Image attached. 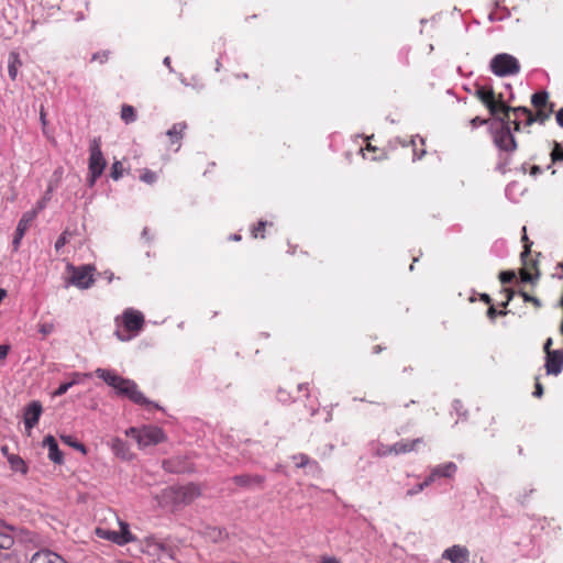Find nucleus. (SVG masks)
Returning <instances> with one entry per match:
<instances>
[{
    "label": "nucleus",
    "instance_id": "nucleus-1",
    "mask_svg": "<svg viewBox=\"0 0 563 563\" xmlns=\"http://www.w3.org/2000/svg\"><path fill=\"white\" fill-rule=\"evenodd\" d=\"M141 549L153 561L169 563L177 559L178 544L174 538L148 536L142 540Z\"/></svg>",
    "mask_w": 563,
    "mask_h": 563
},
{
    "label": "nucleus",
    "instance_id": "nucleus-2",
    "mask_svg": "<svg viewBox=\"0 0 563 563\" xmlns=\"http://www.w3.org/2000/svg\"><path fill=\"white\" fill-rule=\"evenodd\" d=\"M128 437H132L139 449H146L164 441L165 435L161 428L155 426H144L142 428H129L125 431Z\"/></svg>",
    "mask_w": 563,
    "mask_h": 563
},
{
    "label": "nucleus",
    "instance_id": "nucleus-3",
    "mask_svg": "<svg viewBox=\"0 0 563 563\" xmlns=\"http://www.w3.org/2000/svg\"><path fill=\"white\" fill-rule=\"evenodd\" d=\"M494 144L500 150L512 153L517 150V142L511 133L510 124L505 118L498 119V125L493 131Z\"/></svg>",
    "mask_w": 563,
    "mask_h": 563
},
{
    "label": "nucleus",
    "instance_id": "nucleus-4",
    "mask_svg": "<svg viewBox=\"0 0 563 563\" xmlns=\"http://www.w3.org/2000/svg\"><path fill=\"white\" fill-rule=\"evenodd\" d=\"M490 70L498 77L517 75L520 71V64L510 54L501 53L493 57L489 64Z\"/></svg>",
    "mask_w": 563,
    "mask_h": 563
},
{
    "label": "nucleus",
    "instance_id": "nucleus-5",
    "mask_svg": "<svg viewBox=\"0 0 563 563\" xmlns=\"http://www.w3.org/2000/svg\"><path fill=\"white\" fill-rule=\"evenodd\" d=\"M89 152L90 156L88 169L90 173V185L92 186L96 183L97 178H99L102 175L107 165V162L101 152V141L99 137H95L90 142Z\"/></svg>",
    "mask_w": 563,
    "mask_h": 563
},
{
    "label": "nucleus",
    "instance_id": "nucleus-6",
    "mask_svg": "<svg viewBox=\"0 0 563 563\" xmlns=\"http://www.w3.org/2000/svg\"><path fill=\"white\" fill-rule=\"evenodd\" d=\"M120 530L113 531L107 528H96V534L104 540L112 541L118 545H125L134 540L133 534L130 531L129 525L123 521H119Z\"/></svg>",
    "mask_w": 563,
    "mask_h": 563
},
{
    "label": "nucleus",
    "instance_id": "nucleus-7",
    "mask_svg": "<svg viewBox=\"0 0 563 563\" xmlns=\"http://www.w3.org/2000/svg\"><path fill=\"white\" fill-rule=\"evenodd\" d=\"M118 394L128 397L133 402L141 406H150V401L140 390L135 382L124 378L123 383L119 386Z\"/></svg>",
    "mask_w": 563,
    "mask_h": 563
},
{
    "label": "nucleus",
    "instance_id": "nucleus-8",
    "mask_svg": "<svg viewBox=\"0 0 563 563\" xmlns=\"http://www.w3.org/2000/svg\"><path fill=\"white\" fill-rule=\"evenodd\" d=\"M73 274L69 283L80 289H88L93 284V268L89 265L81 267H71Z\"/></svg>",
    "mask_w": 563,
    "mask_h": 563
},
{
    "label": "nucleus",
    "instance_id": "nucleus-9",
    "mask_svg": "<svg viewBox=\"0 0 563 563\" xmlns=\"http://www.w3.org/2000/svg\"><path fill=\"white\" fill-rule=\"evenodd\" d=\"M122 321L128 331L137 333L144 325V316L139 310L128 308L122 313Z\"/></svg>",
    "mask_w": 563,
    "mask_h": 563
},
{
    "label": "nucleus",
    "instance_id": "nucleus-10",
    "mask_svg": "<svg viewBox=\"0 0 563 563\" xmlns=\"http://www.w3.org/2000/svg\"><path fill=\"white\" fill-rule=\"evenodd\" d=\"M475 96L487 107L490 114L497 115L499 113V100L496 99L492 88L479 87L476 89Z\"/></svg>",
    "mask_w": 563,
    "mask_h": 563
},
{
    "label": "nucleus",
    "instance_id": "nucleus-11",
    "mask_svg": "<svg viewBox=\"0 0 563 563\" xmlns=\"http://www.w3.org/2000/svg\"><path fill=\"white\" fill-rule=\"evenodd\" d=\"M35 217H36V210H33V211H29V212L24 213L22 216V218L20 219V221L16 225V229H15V234H14L13 241H12L14 251H16L19 249L21 240L23 239L26 230L29 229L31 222L33 221V219Z\"/></svg>",
    "mask_w": 563,
    "mask_h": 563
},
{
    "label": "nucleus",
    "instance_id": "nucleus-12",
    "mask_svg": "<svg viewBox=\"0 0 563 563\" xmlns=\"http://www.w3.org/2000/svg\"><path fill=\"white\" fill-rule=\"evenodd\" d=\"M42 405L38 401H32L24 410V424L27 431H31L38 422L42 413Z\"/></svg>",
    "mask_w": 563,
    "mask_h": 563
},
{
    "label": "nucleus",
    "instance_id": "nucleus-13",
    "mask_svg": "<svg viewBox=\"0 0 563 563\" xmlns=\"http://www.w3.org/2000/svg\"><path fill=\"white\" fill-rule=\"evenodd\" d=\"M442 558L451 563H466L470 558V551L463 545L455 544L444 550Z\"/></svg>",
    "mask_w": 563,
    "mask_h": 563
},
{
    "label": "nucleus",
    "instance_id": "nucleus-14",
    "mask_svg": "<svg viewBox=\"0 0 563 563\" xmlns=\"http://www.w3.org/2000/svg\"><path fill=\"white\" fill-rule=\"evenodd\" d=\"M545 368L550 375H558L562 372L563 352L561 350L548 351Z\"/></svg>",
    "mask_w": 563,
    "mask_h": 563
},
{
    "label": "nucleus",
    "instance_id": "nucleus-15",
    "mask_svg": "<svg viewBox=\"0 0 563 563\" xmlns=\"http://www.w3.org/2000/svg\"><path fill=\"white\" fill-rule=\"evenodd\" d=\"M92 376L91 373H71L69 374L70 380L63 383L53 393V397H59L67 393V390L78 384H81L84 379L90 378Z\"/></svg>",
    "mask_w": 563,
    "mask_h": 563
},
{
    "label": "nucleus",
    "instance_id": "nucleus-16",
    "mask_svg": "<svg viewBox=\"0 0 563 563\" xmlns=\"http://www.w3.org/2000/svg\"><path fill=\"white\" fill-rule=\"evenodd\" d=\"M30 563H67L63 556L51 550H41L34 553Z\"/></svg>",
    "mask_w": 563,
    "mask_h": 563
},
{
    "label": "nucleus",
    "instance_id": "nucleus-17",
    "mask_svg": "<svg viewBox=\"0 0 563 563\" xmlns=\"http://www.w3.org/2000/svg\"><path fill=\"white\" fill-rule=\"evenodd\" d=\"M95 374L101 378L107 385L118 390L119 386L123 383L124 377L118 375L115 372L104 368H97Z\"/></svg>",
    "mask_w": 563,
    "mask_h": 563
},
{
    "label": "nucleus",
    "instance_id": "nucleus-18",
    "mask_svg": "<svg viewBox=\"0 0 563 563\" xmlns=\"http://www.w3.org/2000/svg\"><path fill=\"white\" fill-rule=\"evenodd\" d=\"M423 443L422 438H417L413 440H401L391 445V450H394L395 455L410 453L417 450V446Z\"/></svg>",
    "mask_w": 563,
    "mask_h": 563
},
{
    "label": "nucleus",
    "instance_id": "nucleus-19",
    "mask_svg": "<svg viewBox=\"0 0 563 563\" xmlns=\"http://www.w3.org/2000/svg\"><path fill=\"white\" fill-rule=\"evenodd\" d=\"M43 445L48 450L49 460L57 464L63 462V454L59 451L58 444L53 435H46L43 440Z\"/></svg>",
    "mask_w": 563,
    "mask_h": 563
},
{
    "label": "nucleus",
    "instance_id": "nucleus-20",
    "mask_svg": "<svg viewBox=\"0 0 563 563\" xmlns=\"http://www.w3.org/2000/svg\"><path fill=\"white\" fill-rule=\"evenodd\" d=\"M178 494L183 503L189 504L200 495V489L198 486L189 484L180 487Z\"/></svg>",
    "mask_w": 563,
    "mask_h": 563
},
{
    "label": "nucleus",
    "instance_id": "nucleus-21",
    "mask_svg": "<svg viewBox=\"0 0 563 563\" xmlns=\"http://www.w3.org/2000/svg\"><path fill=\"white\" fill-rule=\"evenodd\" d=\"M232 481L239 486L250 487L253 485H258V486L262 485L264 478L260 475L242 474V475L234 476L232 478Z\"/></svg>",
    "mask_w": 563,
    "mask_h": 563
},
{
    "label": "nucleus",
    "instance_id": "nucleus-22",
    "mask_svg": "<svg viewBox=\"0 0 563 563\" xmlns=\"http://www.w3.org/2000/svg\"><path fill=\"white\" fill-rule=\"evenodd\" d=\"M456 465L453 462H449L433 467L430 474L433 476L434 479L438 476L451 477L456 472Z\"/></svg>",
    "mask_w": 563,
    "mask_h": 563
},
{
    "label": "nucleus",
    "instance_id": "nucleus-23",
    "mask_svg": "<svg viewBox=\"0 0 563 563\" xmlns=\"http://www.w3.org/2000/svg\"><path fill=\"white\" fill-rule=\"evenodd\" d=\"M22 65L20 56L16 52H11L8 58L9 77L14 80L18 76L19 67Z\"/></svg>",
    "mask_w": 563,
    "mask_h": 563
},
{
    "label": "nucleus",
    "instance_id": "nucleus-24",
    "mask_svg": "<svg viewBox=\"0 0 563 563\" xmlns=\"http://www.w3.org/2000/svg\"><path fill=\"white\" fill-rule=\"evenodd\" d=\"M111 448L115 455L120 456L121 459L128 460L131 457V454L129 452V449L126 444L119 438H114L111 441Z\"/></svg>",
    "mask_w": 563,
    "mask_h": 563
},
{
    "label": "nucleus",
    "instance_id": "nucleus-25",
    "mask_svg": "<svg viewBox=\"0 0 563 563\" xmlns=\"http://www.w3.org/2000/svg\"><path fill=\"white\" fill-rule=\"evenodd\" d=\"M8 462L10 464V467L14 472H19L21 474H26L27 467L24 463V461L15 454L8 455Z\"/></svg>",
    "mask_w": 563,
    "mask_h": 563
},
{
    "label": "nucleus",
    "instance_id": "nucleus-26",
    "mask_svg": "<svg viewBox=\"0 0 563 563\" xmlns=\"http://www.w3.org/2000/svg\"><path fill=\"white\" fill-rule=\"evenodd\" d=\"M187 125L184 122L175 123L168 131L167 135L170 137L172 142L178 141L183 137L184 131Z\"/></svg>",
    "mask_w": 563,
    "mask_h": 563
},
{
    "label": "nucleus",
    "instance_id": "nucleus-27",
    "mask_svg": "<svg viewBox=\"0 0 563 563\" xmlns=\"http://www.w3.org/2000/svg\"><path fill=\"white\" fill-rule=\"evenodd\" d=\"M121 119L125 123H132L136 120L135 110L132 106L124 104L121 109Z\"/></svg>",
    "mask_w": 563,
    "mask_h": 563
},
{
    "label": "nucleus",
    "instance_id": "nucleus-28",
    "mask_svg": "<svg viewBox=\"0 0 563 563\" xmlns=\"http://www.w3.org/2000/svg\"><path fill=\"white\" fill-rule=\"evenodd\" d=\"M434 482V478L433 476L430 474L423 483H420L418 485H416L415 487H412L411 489H409L407 492V496H413L416 494H419L420 492H422L426 487H428L431 483Z\"/></svg>",
    "mask_w": 563,
    "mask_h": 563
},
{
    "label": "nucleus",
    "instance_id": "nucleus-29",
    "mask_svg": "<svg viewBox=\"0 0 563 563\" xmlns=\"http://www.w3.org/2000/svg\"><path fill=\"white\" fill-rule=\"evenodd\" d=\"M531 102L538 109L543 108L548 102V93L544 91L533 93L531 97Z\"/></svg>",
    "mask_w": 563,
    "mask_h": 563
},
{
    "label": "nucleus",
    "instance_id": "nucleus-30",
    "mask_svg": "<svg viewBox=\"0 0 563 563\" xmlns=\"http://www.w3.org/2000/svg\"><path fill=\"white\" fill-rule=\"evenodd\" d=\"M499 112H503L505 114V119L507 120L509 117V112H512L517 118H519L522 114V111H518L517 108H511L507 106L501 97L499 98Z\"/></svg>",
    "mask_w": 563,
    "mask_h": 563
},
{
    "label": "nucleus",
    "instance_id": "nucleus-31",
    "mask_svg": "<svg viewBox=\"0 0 563 563\" xmlns=\"http://www.w3.org/2000/svg\"><path fill=\"white\" fill-rule=\"evenodd\" d=\"M14 543L12 534L0 531V550L10 549Z\"/></svg>",
    "mask_w": 563,
    "mask_h": 563
},
{
    "label": "nucleus",
    "instance_id": "nucleus-32",
    "mask_svg": "<svg viewBox=\"0 0 563 563\" xmlns=\"http://www.w3.org/2000/svg\"><path fill=\"white\" fill-rule=\"evenodd\" d=\"M60 439L67 445L73 446V448L79 450L82 453H86L85 445L79 443V442H77L76 440H74V438L71 435H60Z\"/></svg>",
    "mask_w": 563,
    "mask_h": 563
},
{
    "label": "nucleus",
    "instance_id": "nucleus-33",
    "mask_svg": "<svg viewBox=\"0 0 563 563\" xmlns=\"http://www.w3.org/2000/svg\"><path fill=\"white\" fill-rule=\"evenodd\" d=\"M551 113H552V109L547 111L545 109L540 108V109H538V111H537V113L534 115H536L537 121L540 124H543L547 120H549Z\"/></svg>",
    "mask_w": 563,
    "mask_h": 563
},
{
    "label": "nucleus",
    "instance_id": "nucleus-34",
    "mask_svg": "<svg viewBox=\"0 0 563 563\" xmlns=\"http://www.w3.org/2000/svg\"><path fill=\"white\" fill-rule=\"evenodd\" d=\"M551 159L553 163L563 161V147L559 143H555V146L551 152Z\"/></svg>",
    "mask_w": 563,
    "mask_h": 563
},
{
    "label": "nucleus",
    "instance_id": "nucleus-35",
    "mask_svg": "<svg viewBox=\"0 0 563 563\" xmlns=\"http://www.w3.org/2000/svg\"><path fill=\"white\" fill-rule=\"evenodd\" d=\"M517 110L518 111H522V114L527 118V120H526V124L527 125H531L534 122H538L537 119H536V115L532 114V112L528 108H526V107H517Z\"/></svg>",
    "mask_w": 563,
    "mask_h": 563
},
{
    "label": "nucleus",
    "instance_id": "nucleus-36",
    "mask_svg": "<svg viewBox=\"0 0 563 563\" xmlns=\"http://www.w3.org/2000/svg\"><path fill=\"white\" fill-rule=\"evenodd\" d=\"M141 180L146 184H153L156 181V174L150 169H144L142 175L140 176Z\"/></svg>",
    "mask_w": 563,
    "mask_h": 563
},
{
    "label": "nucleus",
    "instance_id": "nucleus-37",
    "mask_svg": "<svg viewBox=\"0 0 563 563\" xmlns=\"http://www.w3.org/2000/svg\"><path fill=\"white\" fill-rule=\"evenodd\" d=\"M122 173H123L122 164L120 162H114L112 164V168H111V177L114 180H118L122 176Z\"/></svg>",
    "mask_w": 563,
    "mask_h": 563
},
{
    "label": "nucleus",
    "instance_id": "nucleus-38",
    "mask_svg": "<svg viewBox=\"0 0 563 563\" xmlns=\"http://www.w3.org/2000/svg\"><path fill=\"white\" fill-rule=\"evenodd\" d=\"M208 536L209 538L212 539L213 542H218V541H221L224 539L225 534L223 533L222 530L220 529H217V528H212L209 530L208 532Z\"/></svg>",
    "mask_w": 563,
    "mask_h": 563
},
{
    "label": "nucleus",
    "instance_id": "nucleus-39",
    "mask_svg": "<svg viewBox=\"0 0 563 563\" xmlns=\"http://www.w3.org/2000/svg\"><path fill=\"white\" fill-rule=\"evenodd\" d=\"M38 331L44 335H48L54 331V324L53 323H42L38 325Z\"/></svg>",
    "mask_w": 563,
    "mask_h": 563
},
{
    "label": "nucleus",
    "instance_id": "nucleus-40",
    "mask_svg": "<svg viewBox=\"0 0 563 563\" xmlns=\"http://www.w3.org/2000/svg\"><path fill=\"white\" fill-rule=\"evenodd\" d=\"M515 278L514 272H501L499 275V279L503 284H508Z\"/></svg>",
    "mask_w": 563,
    "mask_h": 563
},
{
    "label": "nucleus",
    "instance_id": "nucleus-41",
    "mask_svg": "<svg viewBox=\"0 0 563 563\" xmlns=\"http://www.w3.org/2000/svg\"><path fill=\"white\" fill-rule=\"evenodd\" d=\"M49 192H51V189L46 192V195L36 203V208L34 210H36V213L41 210H43L47 203V201L49 200Z\"/></svg>",
    "mask_w": 563,
    "mask_h": 563
},
{
    "label": "nucleus",
    "instance_id": "nucleus-42",
    "mask_svg": "<svg viewBox=\"0 0 563 563\" xmlns=\"http://www.w3.org/2000/svg\"><path fill=\"white\" fill-rule=\"evenodd\" d=\"M378 455L386 456L394 454V450H391V445H383L378 451Z\"/></svg>",
    "mask_w": 563,
    "mask_h": 563
},
{
    "label": "nucleus",
    "instance_id": "nucleus-43",
    "mask_svg": "<svg viewBox=\"0 0 563 563\" xmlns=\"http://www.w3.org/2000/svg\"><path fill=\"white\" fill-rule=\"evenodd\" d=\"M67 242V239H66V234H62L57 241L55 242V250L56 251H59L62 247H64V245L66 244Z\"/></svg>",
    "mask_w": 563,
    "mask_h": 563
},
{
    "label": "nucleus",
    "instance_id": "nucleus-44",
    "mask_svg": "<svg viewBox=\"0 0 563 563\" xmlns=\"http://www.w3.org/2000/svg\"><path fill=\"white\" fill-rule=\"evenodd\" d=\"M294 459H295V460H298V462H297V466H298V467H303V466H306V465L308 464V462H309L308 456H307V455H305V454H301V455H299V456H295Z\"/></svg>",
    "mask_w": 563,
    "mask_h": 563
},
{
    "label": "nucleus",
    "instance_id": "nucleus-45",
    "mask_svg": "<svg viewBox=\"0 0 563 563\" xmlns=\"http://www.w3.org/2000/svg\"><path fill=\"white\" fill-rule=\"evenodd\" d=\"M505 311H499V314H505ZM498 314V311L495 309L494 306H490L487 310V316L489 319H494Z\"/></svg>",
    "mask_w": 563,
    "mask_h": 563
},
{
    "label": "nucleus",
    "instance_id": "nucleus-46",
    "mask_svg": "<svg viewBox=\"0 0 563 563\" xmlns=\"http://www.w3.org/2000/svg\"><path fill=\"white\" fill-rule=\"evenodd\" d=\"M267 225V222L266 221H260L258 223V227L255 228L253 231H252V234L254 238H257L258 236V232L264 230V228Z\"/></svg>",
    "mask_w": 563,
    "mask_h": 563
},
{
    "label": "nucleus",
    "instance_id": "nucleus-47",
    "mask_svg": "<svg viewBox=\"0 0 563 563\" xmlns=\"http://www.w3.org/2000/svg\"><path fill=\"white\" fill-rule=\"evenodd\" d=\"M9 345L1 344L0 345V360H4L8 356L9 353Z\"/></svg>",
    "mask_w": 563,
    "mask_h": 563
},
{
    "label": "nucleus",
    "instance_id": "nucleus-48",
    "mask_svg": "<svg viewBox=\"0 0 563 563\" xmlns=\"http://www.w3.org/2000/svg\"><path fill=\"white\" fill-rule=\"evenodd\" d=\"M486 123H487V120L481 119L479 117H476L471 120V124L473 128H475L477 125H484Z\"/></svg>",
    "mask_w": 563,
    "mask_h": 563
},
{
    "label": "nucleus",
    "instance_id": "nucleus-49",
    "mask_svg": "<svg viewBox=\"0 0 563 563\" xmlns=\"http://www.w3.org/2000/svg\"><path fill=\"white\" fill-rule=\"evenodd\" d=\"M522 297H523V300H525V301H531V302H533L536 306H538V307L540 306V300H539L538 298L531 297V296H529V295H527V294H525V292L522 294Z\"/></svg>",
    "mask_w": 563,
    "mask_h": 563
},
{
    "label": "nucleus",
    "instance_id": "nucleus-50",
    "mask_svg": "<svg viewBox=\"0 0 563 563\" xmlns=\"http://www.w3.org/2000/svg\"><path fill=\"white\" fill-rule=\"evenodd\" d=\"M542 394H543L542 385H541L539 382H537V384H536V389H534V391H533V395H534L536 397H541V396H542Z\"/></svg>",
    "mask_w": 563,
    "mask_h": 563
},
{
    "label": "nucleus",
    "instance_id": "nucleus-51",
    "mask_svg": "<svg viewBox=\"0 0 563 563\" xmlns=\"http://www.w3.org/2000/svg\"><path fill=\"white\" fill-rule=\"evenodd\" d=\"M556 122L561 128H563V108L556 113Z\"/></svg>",
    "mask_w": 563,
    "mask_h": 563
},
{
    "label": "nucleus",
    "instance_id": "nucleus-52",
    "mask_svg": "<svg viewBox=\"0 0 563 563\" xmlns=\"http://www.w3.org/2000/svg\"><path fill=\"white\" fill-rule=\"evenodd\" d=\"M541 172L542 170L538 165H533L530 169V175L537 176V175L541 174Z\"/></svg>",
    "mask_w": 563,
    "mask_h": 563
},
{
    "label": "nucleus",
    "instance_id": "nucleus-53",
    "mask_svg": "<svg viewBox=\"0 0 563 563\" xmlns=\"http://www.w3.org/2000/svg\"><path fill=\"white\" fill-rule=\"evenodd\" d=\"M322 563H341L333 556H324L321 561Z\"/></svg>",
    "mask_w": 563,
    "mask_h": 563
},
{
    "label": "nucleus",
    "instance_id": "nucleus-54",
    "mask_svg": "<svg viewBox=\"0 0 563 563\" xmlns=\"http://www.w3.org/2000/svg\"><path fill=\"white\" fill-rule=\"evenodd\" d=\"M521 278H522L523 282H531L532 280V276L528 272H522L521 273Z\"/></svg>",
    "mask_w": 563,
    "mask_h": 563
},
{
    "label": "nucleus",
    "instance_id": "nucleus-55",
    "mask_svg": "<svg viewBox=\"0 0 563 563\" xmlns=\"http://www.w3.org/2000/svg\"><path fill=\"white\" fill-rule=\"evenodd\" d=\"M40 120H41L43 125H46V114H45V111H44L43 108L40 111Z\"/></svg>",
    "mask_w": 563,
    "mask_h": 563
},
{
    "label": "nucleus",
    "instance_id": "nucleus-56",
    "mask_svg": "<svg viewBox=\"0 0 563 563\" xmlns=\"http://www.w3.org/2000/svg\"><path fill=\"white\" fill-rule=\"evenodd\" d=\"M551 345H552V339H551V338H549V339L545 341L544 346H543L544 352H545L547 354H548V351H551V350H550Z\"/></svg>",
    "mask_w": 563,
    "mask_h": 563
},
{
    "label": "nucleus",
    "instance_id": "nucleus-57",
    "mask_svg": "<svg viewBox=\"0 0 563 563\" xmlns=\"http://www.w3.org/2000/svg\"><path fill=\"white\" fill-rule=\"evenodd\" d=\"M164 64L169 68L170 71H173V68L170 66V58L168 56L164 58Z\"/></svg>",
    "mask_w": 563,
    "mask_h": 563
},
{
    "label": "nucleus",
    "instance_id": "nucleus-58",
    "mask_svg": "<svg viewBox=\"0 0 563 563\" xmlns=\"http://www.w3.org/2000/svg\"><path fill=\"white\" fill-rule=\"evenodd\" d=\"M7 297V290L3 288H0V302Z\"/></svg>",
    "mask_w": 563,
    "mask_h": 563
},
{
    "label": "nucleus",
    "instance_id": "nucleus-59",
    "mask_svg": "<svg viewBox=\"0 0 563 563\" xmlns=\"http://www.w3.org/2000/svg\"><path fill=\"white\" fill-rule=\"evenodd\" d=\"M482 300L487 302V303H490V297L487 294H483L482 295Z\"/></svg>",
    "mask_w": 563,
    "mask_h": 563
},
{
    "label": "nucleus",
    "instance_id": "nucleus-60",
    "mask_svg": "<svg viewBox=\"0 0 563 563\" xmlns=\"http://www.w3.org/2000/svg\"><path fill=\"white\" fill-rule=\"evenodd\" d=\"M514 130L519 131L520 130V122L518 120L514 121Z\"/></svg>",
    "mask_w": 563,
    "mask_h": 563
},
{
    "label": "nucleus",
    "instance_id": "nucleus-61",
    "mask_svg": "<svg viewBox=\"0 0 563 563\" xmlns=\"http://www.w3.org/2000/svg\"><path fill=\"white\" fill-rule=\"evenodd\" d=\"M525 247H526V250H525V252H522L521 256H526L530 252L529 246L527 244Z\"/></svg>",
    "mask_w": 563,
    "mask_h": 563
},
{
    "label": "nucleus",
    "instance_id": "nucleus-62",
    "mask_svg": "<svg viewBox=\"0 0 563 563\" xmlns=\"http://www.w3.org/2000/svg\"><path fill=\"white\" fill-rule=\"evenodd\" d=\"M1 451H2V453H3L4 455H7V456H8V455H10V454L8 453V446H2V448H1Z\"/></svg>",
    "mask_w": 563,
    "mask_h": 563
},
{
    "label": "nucleus",
    "instance_id": "nucleus-63",
    "mask_svg": "<svg viewBox=\"0 0 563 563\" xmlns=\"http://www.w3.org/2000/svg\"><path fill=\"white\" fill-rule=\"evenodd\" d=\"M232 240H234V241H240V240H241V236H240V235H238V234H234V235H232Z\"/></svg>",
    "mask_w": 563,
    "mask_h": 563
},
{
    "label": "nucleus",
    "instance_id": "nucleus-64",
    "mask_svg": "<svg viewBox=\"0 0 563 563\" xmlns=\"http://www.w3.org/2000/svg\"><path fill=\"white\" fill-rule=\"evenodd\" d=\"M117 336L119 338L120 341H125L126 339L121 336L120 332H117Z\"/></svg>",
    "mask_w": 563,
    "mask_h": 563
}]
</instances>
